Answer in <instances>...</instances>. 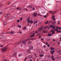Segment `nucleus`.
<instances>
[{
  "label": "nucleus",
  "instance_id": "50",
  "mask_svg": "<svg viewBox=\"0 0 61 61\" xmlns=\"http://www.w3.org/2000/svg\"><path fill=\"white\" fill-rule=\"evenodd\" d=\"M49 28H50V27H49V26L47 28V29L48 30H49Z\"/></svg>",
  "mask_w": 61,
  "mask_h": 61
},
{
  "label": "nucleus",
  "instance_id": "31",
  "mask_svg": "<svg viewBox=\"0 0 61 61\" xmlns=\"http://www.w3.org/2000/svg\"><path fill=\"white\" fill-rule=\"evenodd\" d=\"M0 46L1 47H3V45H1V44H0Z\"/></svg>",
  "mask_w": 61,
  "mask_h": 61
},
{
  "label": "nucleus",
  "instance_id": "43",
  "mask_svg": "<svg viewBox=\"0 0 61 61\" xmlns=\"http://www.w3.org/2000/svg\"><path fill=\"white\" fill-rule=\"evenodd\" d=\"M57 33H58V32H61V31H57Z\"/></svg>",
  "mask_w": 61,
  "mask_h": 61
},
{
  "label": "nucleus",
  "instance_id": "4",
  "mask_svg": "<svg viewBox=\"0 0 61 61\" xmlns=\"http://www.w3.org/2000/svg\"><path fill=\"white\" fill-rule=\"evenodd\" d=\"M56 51L58 53H59V55H61V50L58 49L56 50Z\"/></svg>",
  "mask_w": 61,
  "mask_h": 61
},
{
  "label": "nucleus",
  "instance_id": "26",
  "mask_svg": "<svg viewBox=\"0 0 61 61\" xmlns=\"http://www.w3.org/2000/svg\"><path fill=\"white\" fill-rule=\"evenodd\" d=\"M38 22V21L37 20H36V21H35L34 22V24H36V23H37Z\"/></svg>",
  "mask_w": 61,
  "mask_h": 61
},
{
  "label": "nucleus",
  "instance_id": "24",
  "mask_svg": "<svg viewBox=\"0 0 61 61\" xmlns=\"http://www.w3.org/2000/svg\"><path fill=\"white\" fill-rule=\"evenodd\" d=\"M31 41H29L28 42V44L29 45H30L31 44Z\"/></svg>",
  "mask_w": 61,
  "mask_h": 61
},
{
  "label": "nucleus",
  "instance_id": "63",
  "mask_svg": "<svg viewBox=\"0 0 61 61\" xmlns=\"http://www.w3.org/2000/svg\"><path fill=\"white\" fill-rule=\"evenodd\" d=\"M60 42H59L58 43V45H60Z\"/></svg>",
  "mask_w": 61,
  "mask_h": 61
},
{
  "label": "nucleus",
  "instance_id": "49",
  "mask_svg": "<svg viewBox=\"0 0 61 61\" xmlns=\"http://www.w3.org/2000/svg\"><path fill=\"white\" fill-rule=\"evenodd\" d=\"M28 23H29V22H30V20H28Z\"/></svg>",
  "mask_w": 61,
  "mask_h": 61
},
{
  "label": "nucleus",
  "instance_id": "61",
  "mask_svg": "<svg viewBox=\"0 0 61 61\" xmlns=\"http://www.w3.org/2000/svg\"><path fill=\"white\" fill-rule=\"evenodd\" d=\"M41 40H42V41H43V40H44V39L43 38H41Z\"/></svg>",
  "mask_w": 61,
  "mask_h": 61
},
{
  "label": "nucleus",
  "instance_id": "59",
  "mask_svg": "<svg viewBox=\"0 0 61 61\" xmlns=\"http://www.w3.org/2000/svg\"><path fill=\"white\" fill-rule=\"evenodd\" d=\"M53 30H54L53 29L51 30V32H52L53 31Z\"/></svg>",
  "mask_w": 61,
  "mask_h": 61
},
{
  "label": "nucleus",
  "instance_id": "7",
  "mask_svg": "<svg viewBox=\"0 0 61 61\" xmlns=\"http://www.w3.org/2000/svg\"><path fill=\"white\" fill-rule=\"evenodd\" d=\"M33 48V46L32 45H30L29 46V49H32Z\"/></svg>",
  "mask_w": 61,
  "mask_h": 61
},
{
  "label": "nucleus",
  "instance_id": "36",
  "mask_svg": "<svg viewBox=\"0 0 61 61\" xmlns=\"http://www.w3.org/2000/svg\"><path fill=\"white\" fill-rule=\"evenodd\" d=\"M10 32H6L5 34H10Z\"/></svg>",
  "mask_w": 61,
  "mask_h": 61
},
{
  "label": "nucleus",
  "instance_id": "42",
  "mask_svg": "<svg viewBox=\"0 0 61 61\" xmlns=\"http://www.w3.org/2000/svg\"><path fill=\"white\" fill-rule=\"evenodd\" d=\"M13 55L14 56H16V54H14Z\"/></svg>",
  "mask_w": 61,
  "mask_h": 61
},
{
  "label": "nucleus",
  "instance_id": "25",
  "mask_svg": "<svg viewBox=\"0 0 61 61\" xmlns=\"http://www.w3.org/2000/svg\"><path fill=\"white\" fill-rule=\"evenodd\" d=\"M29 8H32V6L31 5H30L28 6Z\"/></svg>",
  "mask_w": 61,
  "mask_h": 61
},
{
  "label": "nucleus",
  "instance_id": "48",
  "mask_svg": "<svg viewBox=\"0 0 61 61\" xmlns=\"http://www.w3.org/2000/svg\"><path fill=\"white\" fill-rule=\"evenodd\" d=\"M20 21V20H17V22H19V21Z\"/></svg>",
  "mask_w": 61,
  "mask_h": 61
},
{
  "label": "nucleus",
  "instance_id": "14",
  "mask_svg": "<svg viewBox=\"0 0 61 61\" xmlns=\"http://www.w3.org/2000/svg\"><path fill=\"white\" fill-rule=\"evenodd\" d=\"M26 51L27 52H28V53H30L31 52V51L29 50H27Z\"/></svg>",
  "mask_w": 61,
  "mask_h": 61
},
{
  "label": "nucleus",
  "instance_id": "51",
  "mask_svg": "<svg viewBox=\"0 0 61 61\" xmlns=\"http://www.w3.org/2000/svg\"><path fill=\"white\" fill-rule=\"evenodd\" d=\"M47 46L48 47H50V45H49V44H48L47 45Z\"/></svg>",
  "mask_w": 61,
  "mask_h": 61
},
{
  "label": "nucleus",
  "instance_id": "3",
  "mask_svg": "<svg viewBox=\"0 0 61 61\" xmlns=\"http://www.w3.org/2000/svg\"><path fill=\"white\" fill-rule=\"evenodd\" d=\"M55 57L56 58H57L58 60L60 59V56H59L58 55H55Z\"/></svg>",
  "mask_w": 61,
  "mask_h": 61
},
{
  "label": "nucleus",
  "instance_id": "18",
  "mask_svg": "<svg viewBox=\"0 0 61 61\" xmlns=\"http://www.w3.org/2000/svg\"><path fill=\"white\" fill-rule=\"evenodd\" d=\"M54 22H53L52 23V25H55L56 24V21H54Z\"/></svg>",
  "mask_w": 61,
  "mask_h": 61
},
{
  "label": "nucleus",
  "instance_id": "21",
  "mask_svg": "<svg viewBox=\"0 0 61 61\" xmlns=\"http://www.w3.org/2000/svg\"><path fill=\"white\" fill-rule=\"evenodd\" d=\"M10 34H14L15 33L14 32V31H11L10 32Z\"/></svg>",
  "mask_w": 61,
  "mask_h": 61
},
{
  "label": "nucleus",
  "instance_id": "44",
  "mask_svg": "<svg viewBox=\"0 0 61 61\" xmlns=\"http://www.w3.org/2000/svg\"><path fill=\"white\" fill-rule=\"evenodd\" d=\"M21 7H20V8H19V10H20V11L21 10Z\"/></svg>",
  "mask_w": 61,
  "mask_h": 61
},
{
  "label": "nucleus",
  "instance_id": "58",
  "mask_svg": "<svg viewBox=\"0 0 61 61\" xmlns=\"http://www.w3.org/2000/svg\"><path fill=\"white\" fill-rule=\"evenodd\" d=\"M31 39V40H33L34 39H36V38H34V39L32 38V39Z\"/></svg>",
  "mask_w": 61,
  "mask_h": 61
},
{
  "label": "nucleus",
  "instance_id": "19",
  "mask_svg": "<svg viewBox=\"0 0 61 61\" xmlns=\"http://www.w3.org/2000/svg\"><path fill=\"white\" fill-rule=\"evenodd\" d=\"M18 56L19 57L23 56V54H20L18 55Z\"/></svg>",
  "mask_w": 61,
  "mask_h": 61
},
{
  "label": "nucleus",
  "instance_id": "52",
  "mask_svg": "<svg viewBox=\"0 0 61 61\" xmlns=\"http://www.w3.org/2000/svg\"><path fill=\"white\" fill-rule=\"evenodd\" d=\"M50 23H52V22H53V20H51L50 21Z\"/></svg>",
  "mask_w": 61,
  "mask_h": 61
},
{
  "label": "nucleus",
  "instance_id": "20",
  "mask_svg": "<svg viewBox=\"0 0 61 61\" xmlns=\"http://www.w3.org/2000/svg\"><path fill=\"white\" fill-rule=\"evenodd\" d=\"M4 36H3V35H0V38H2V37H4Z\"/></svg>",
  "mask_w": 61,
  "mask_h": 61
},
{
  "label": "nucleus",
  "instance_id": "53",
  "mask_svg": "<svg viewBox=\"0 0 61 61\" xmlns=\"http://www.w3.org/2000/svg\"><path fill=\"white\" fill-rule=\"evenodd\" d=\"M47 41H51V39H49L47 40Z\"/></svg>",
  "mask_w": 61,
  "mask_h": 61
},
{
  "label": "nucleus",
  "instance_id": "37",
  "mask_svg": "<svg viewBox=\"0 0 61 61\" xmlns=\"http://www.w3.org/2000/svg\"><path fill=\"white\" fill-rule=\"evenodd\" d=\"M26 59H27V57H26L24 60V61H26Z\"/></svg>",
  "mask_w": 61,
  "mask_h": 61
},
{
  "label": "nucleus",
  "instance_id": "60",
  "mask_svg": "<svg viewBox=\"0 0 61 61\" xmlns=\"http://www.w3.org/2000/svg\"><path fill=\"white\" fill-rule=\"evenodd\" d=\"M58 28H59V29H61V27H59Z\"/></svg>",
  "mask_w": 61,
  "mask_h": 61
},
{
  "label": "nucleus",
  "instance_id": "9",
  "mask_svg": "<svg viewBox=\"0 0 61 61\" xmlns=\"http://www.w3.org/2000/svg\"><path fill=\"white\" fill-rule=\"evenodd\" d=\"M7 24V21H5L4 22V23L3 25H6Z\"/></svg>",
  "mask_w": 61,
  "mask_h": 61
},
{
  "label": "nucleus",
  "instance_id": "45",
  "mask_svg": "<svg viewBox=\"0 0 61 61\" xmlns=\"http://www.w3.org/2000/svg\"><path fill=\"white\" fill-rule=\"evenodd\" d=\"M47 28V26H45L44 27V29H46V28Z\"/></svg>",
  "mask_w": 61,
  "mask_h": 61
},
{
  "label": "nucleus",
  "instance_id": "17",
  "mask_svg": "<svg viewBox=\"0 0 61 61\" xmlns=\"http://www.w3.org/2000/svg\"><path fill=\"white\" fill-rule=\"evenodd\" d=\"M52 35V34H49L48 35V36H50Z\"/></svg>",
  "mask_w": 61,
  "mask_h": 61
},
{
  "label": "nucleus",
  "instance_id": "2",
  "mask_svg": "<svg viewBox=\"0 0 61 61\" xmlns=\"http://www.w3.org/2000/svg\"><path fill=\"white\" fill-rule=\"evenodd\" d=\"M6 50H7V48L6 47H5L1 49V50H2V52H5V51H6Z\"/></svg>",
  "mask_w": 61,
  "mask_h": 61
},
{
  "label": "nucleus",
  "instance_id": "33",
  "mask_svg": "<svg viewBox=\"0 0 61 61\" xmlns=\"http://www.w3.org/2000/svg\"><path fill=\"white\" fill-rule=\"evenodd\" d=\"M18 33H20V34H22V32L21 31H20L19 32H18Z\"/></svg>",
  "mask_w": 61,
  "mask_h": 61
},
{
  "label": "nucleus",
  "instance_id": "12",
  "mask_svg": "<svg viewBox=\"0 0 61 61\" xmlns=\"http://www.w3.org/2000/svg\"><path fill=\"white\" fill-rule=\"evenodd\" d=\"M15 18V16H12L11 17V18H10V19H14Z\"/></svg>",
  "mask_w": 61,
  "mask_h": 61
},
{
  "label": "nucleus",
  "instance_id": "64",
  "mask_svg": "<svg viewBox=\"0 0 61 61\" xmlns=\"http://www.w3.org/2000/svg\"><path fill=\"white\" fill-rule=\"evenodd\" d=\"M36 61H39V59H38V58L37 59V60H36Z\"/></svg>",
  "mask_w": 61,
  "mask_h": 61
},
{
  "label": "nucleus",
  "instance_id": "46",
  "mask_svg": "<svg viewBox=\"0 0 61 61\" xmlns=\"http://www.w3.org/2000/svg\"><path fill=\"white\" fill-rule=\"evenodd\" d=\"M56 27H53V30H54V29H56Z\"/></svg>",
  "mask_w": 61,
  "mask_h": 61
},
{
  "label": "nucleus",
  "instance_id": "27",
  "mask_svg": "<svg viewBox=\"0 0 61 61\" xmlns=\"http://www.w3.org/2000/svg\"><path fill=\"white\" fill-rule=\"evenodd\" d=\"M50 26L51 27H54V26L53 25H50Z\"/></svg>",
  "mask_w": 61,
  "mask_h": 61
},
{
  "label": "nucleus",
  "instance_id": "35",
  "mask_svg": "<svg viewBox=\"0 0 61 61\" xmlns=\"http://www.w3.org/2000/svg\"><path fill=\"white\" fill-rule=\"evenodd\" d=\"M30 23H31V24H33V21H30Z\"/></svg>",
  "mask_w": 61,
  "mask_h": 61
},
{
  "label": "nucleus",
  "instance_id": "8",
  "mask_svg": "<svg viewBox=\"0 0 61 61\" xmlns=\"http://www.w3.org/2000/svg\"><path fill=\"white\" fill-rule=\"evenodd\" d=\"M15 6H14L13 5L10 8V10H12L13 9H15V8H14V7Z\"/></svg>",
  "mask_w": 61,
  "mask_h": 61
},
{
  "label": "nucleus",
  "instance_id": "41",
  "mask_svg": "<svg viewBox=\"0 0 61 61\" xmlns=\"http://www.w3.org/2000/svg\"><path fill=\"white\" fill-rule=\"evenodd\" d=\"M48 21L46 22L45 23V24H48Z\"/></svg>",
  "mask_w": 61,
  "mask_h": 61
},
{
  "label": "nucleus",
  "instance_id": "62",
  "mask_svg": "<svg viewBox=\"0 0 61 61\" xmlns=\"http://www.w3.org/2000/svg\"><path fill=\"white\" fill-rule=\"evenodd\" d=\"M22 19H23V18H21L20 19V20H22Z\"/></svg>",
  "mask_w": 61,
  "mask_h": 61
},
{
  "label": "nucleus",
  "instance_id": "16",
  "mask_svg": "<svg viewBox=\"0 0 61 61\" xmlns=\"http://www.w3.org/2000/svg\"><path fill=\"white\" fill-rule=\"evenodd\" d=\"M31 40V39H30L27 38V39L26 40H25V41H29V40Z\"/></svg>",
  "mask_w": 61,
  "mask_h": 61
},
{
  "label": "nucleus",
  "instance_id": "55",
  "mask_svg": "<svg viewBox=\"0 0 61 61\" xmlns=\"http://www.w3.org/2000/svg\"><path fill=\"white\" fill-rule=\"evenodd\" d=\"M54 17H55V16L53 15L52 17V18L53 19V18H54Z\"/></svg>",
  "mask_w": 61,
  "mask_h": 61
},
{
  "label": "nucleus",
  "instance_id": "47",
  "mask_svg": "<svg viewBox=\"0 0 61 61\" xmlns=\"http://www.w3.org/2000/svg\"><path fill=\"white\" fill-rule=\"evenodd\" d=\"M35 36V35L33 34L31 36V37H32V36Z\"/></svg>",
  "mask_w": 61,
  "mask_h": 61
},
{
  "label": "nucleus",
  "instance_id": "54",
  "mask_svg": "<svg viewBox=\"0 0 61 61\" xmlns=\"http://www.w3.org/2000/svg\"><path fill=\"white\" fill-rule=\"evenodd\" d=\"M2 14H3V13L1 12H0V15H2Z\"/></svg>",
  "mask_w": 61,
  "mask_h": 61
},
{
  "label": "nucleus",
  "instance_id": "11",
  "mask_svg": "<svg viewBox=\"0 0 61 61\" xmlns=\"http://www.w3.org/2000/svg\"><path fill=\"white\" fill-rule=\"evenodd\" d=\"M25 41H23V44H24V45H26V42H25Z\"/></svg>",
  "mask_w": 61,
  "mask_h": 61
},
{
  "label": "nucleus",
  "instance_id": "56",
  "mask_svg": "<svg viewBox=\"0 0 61 61\" xmlns=\"http://www.w3.org/2000/svg\"><path fill=\"white\" fill-rule=\"evenodd\" d=\"M50 49H51V50H53V48H52L51 47H50Z\"/></svg>",
  "mask_w": 61,
  "mask_h": 61
},
{
  "label": "nucleus",
  "instance_id": "1",
  "mask_svg": "<svg viewBox=\"0 0 61 61\" xmlns=\"http://www.w3.org/2000/svg\"><path fill=\"white\" fill-rule=\"evenodd\" d=\"M43 27L44 26H41L39 27L38 28V30H37V31H38V33H40V32H41V31L43 29Z\"/></svg>",
  "mask_w": 61,
  "mask_h": 61
},
{
  "label": "nucleus",
  "instance_id": "13",
  "mask_svg": "<svg viewBox=\"0 0 61 61\" xmlns=\"http://www.w3.org/2000/svg\"><path fill=\"white\" fill-rule=\"evenodd\" d=\"M32 57V56L30 55L28 56V58L29 59L31 58Z\"/></svg>",
  "mask_w": 61,
  "mask_h": 61
},
{
  "label": "nucleus",
  "instance_id": "38",
  "mask_svg": "<svg viewBox=\"0 0 61 61\" xmlns=\"http://www.w3.org/2000/svg\"><path fill=\"white\" fill-rule=\"evenodd\" d=\"M52 60H53V61H55V59L54 58H52Z\"/></svg>",
  "mask_w": 61,
  "mask_h": 61
},
{
  "label": "nucleus",
  "instance_id": "32",
  "mask_svg": "<svg viewBox=\"0 0 61 61\" xmlns=\"http://www.w3.org/2000/svg\"><path fill=\"white\" fill-rule=\"evenodd\" d=\"M42 33H47V32L46 31H43L42 32Z\"/></svg>",
  "mask_w": 61,
  "mask_h": 61
},
{
  "label": "nucleus",
  "instance_id": "22",
  "mask_svg": "<svg viewBox=\"0 0 61 61\" xmlns=\"http://www.w3.org/2000/svg\"><path fill=\"white\" fill-rule=\"evenodd\" d=\"M17 26L20 28H21V26L20 25H18Z\"/></svg>",
  "mask_w": 61,
  "mask_h": 61
},
{
  "label": "nucleus",
  "instance_id": "5",
  "mask_svg": "<svg viewBox=\"0 0 61 61\" xmlns=\"http://www.w3.org/2000/svg\"><path fill=\"white\" fill-rule=\"evenodd\" d=\"M10 16V15L9 14H6L5 16V19L8 18V17H9V16Z\"/></svg>",
  "mask_w": 61,
  "mask_h": 61
},
{
  "label": "nucleus",
  "instance_id": "57",
  "mask_svg": "<svg viewBox=\"0 0 61 61\" xmlns=\"http://www.w3.org/2000/svg\"><path fill=\"white\" fill-rule=\"evenodd\" d=\"M46 45H48V43H47V42H46Z\"/></svg>",
  "mask_w": 61,
  "mask_h": 61
},
{
  "label": "nucleus",
  "instance_id": "39",
  "mask_svg": "<svg viewBox=\"0 0 61 61\" xmlns=\"http://www.w3.org/2000/svg\"><path fill=\"white\" fill-rule=\"evenodd\" d=\"M32 10H35V8H32Z\"/></svg>",
  "mask_w": 61,
  "mask_h": 61
},
{
  "label": "nucleus",
  "instance_id": "29",
  "mask_svg": "<svg viewBox=\"0 0 61 61\" xmlns=\"http://www.w3.org/2000/svg\"><path fill=\"white\" fill-rule=\"evenodd\" d=\"M21 43V42H19L17 43V45H19V44H20Z\"/></svg>",
  "mask_w": 61,
  "mask_h": 61
},
{
  "label": "nucleus",
  "instance_id": "28",
  "mask_svg": "<svg viewBox=\"0 0 61 61\" xmlns=\"http://www.w3.org/2000/svg\"><path fill=\"white\" fill-rule=\"evenodd\" d=\"M55 30H53V31L52 32V34H54L55 33Z\"/></svg>",
  "mask_w": 61,
  "mask_h": 61
},
{
  "label": "nucleus",
  "instance_id": "10",
  "mask_svg": "<svg viewBox=\"0 0 61 61\" xmlns=\"http://www.w3.org/2000/svg\"><path fill=\"white\" fill-rule=\"evenodd\" d=\"M55 52L54 51H51L50 52L52 54V55H53L54 54V53H55Z\"/></svg>",
  "mask_w": 61,
  "mask_h": 61
},
{
  "label": "nucleus",
  "instance_id": "23",
  "mask_svg": "<svg viewBox=\"0 0 61 61\" xmlns=\"http://www.w3.org/2000/svg\"><path fill=\"white\" fill-rule=\"evenodd\" d=\"M44 55H40V57H43V56H44Z\"/></svg>",
  "mask_w": 61,
  "mask_h": 61
},
{
  "label": "nucleus",
  "instance_id": "34",
  "mask_svg": "<svg viewBox=\"0 0 61 61\" xmlns=\"http://www.w3.org/2000/svg\"><path fill=\"white\" fill-rule=\"evenodd\" d=\"M27 20H30V17H28V19H27Z\"/></svg>",
  "mask_w": 61,
  "mask_h": 61
},
{
  "label": "nucleus",
  "instance_id": "30",
  "mask_svg": "<svg viewBox=\"0 0 61 61\" xmlns=\"http://www.w3.org/2000/svg\"><path fill=\"white\" fill-rule=\"evenodd\" d=\"M26 29V27H25L23 29L24 30H25Z\"/></svg>",
  "mask_w": 61,
  "mask_h": 61
},
{
  "label": "nucleus",
  "instance_id": "15",
  "mask_svg": "<svg viewBox=\"0 0 61 61\" xmlns=\"http://www.w3.org/2000/svg\"><path fill=\"white\" fill-rule=\"evenodd\" d=\"M50 13H51L52 15H54L55 14V12H54V13H53V11H50Z\"/></svg>",
  "mask_w": 61,
  "mask_h": 61
},
{
  "label": "nucleus",
  "instance_id": "40",
  "mask_svg": "<svg viewBox=\"0 0 61 61\" xmlns=\"http://www.w3.org/2000/svg\"><path fill=\"white\" fill-rule=\"evenodd\" d=\"M4 61H8L6 59H4L3 60Z\"/></svg>",
  "mask_w": 61,
  "mask_h": 61
},
{
  "label": "nucleus",
  "instance_id": "6",
  "mask_svg": "<svg viewBox=\"0 0 61 61\" xmlns=\"http://www.w3.org/2000/svg\"><path fill=\"white\" fill-rule=\"evenodd\" d=\"M37 13H34L33 14V16H34V17H36V16H37Z\"/></svg>",
  "mask_w": 61,
  "mask_h": 61
}]
</instances>
